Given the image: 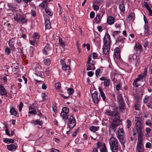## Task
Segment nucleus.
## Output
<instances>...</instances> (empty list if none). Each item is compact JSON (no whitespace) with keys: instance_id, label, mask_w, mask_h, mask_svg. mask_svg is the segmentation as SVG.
Masks as SVG:
<instances>
[{"instance_id":"nucleus-23","label":"nucleus","mask_w":152,"mask_h":152,"mask_svg":"<svg viewBox=\"0 0 152 152\" xmlns=\"http://www.w3.org/2000/svg\"><path fill=\"white\" fill-rule=\"evenodd\" d=\"M34 74L37 77H42L44 74L43 72L41 70H38L35 71Z\"/></svg>"},{"instance_id":"nucleus-55","label":"nucleus","mask_w":152,"mask_h":152,"mask_svg":"<svg viewBox=\"0 0 152 152\" xmlns=\"http://www.w3.org/2000/svg\"><path fill=\"white\" fill-rule=\"evenodd\" d=\"M83 138L81 139V140L85 141L88 139V136L86 134L84 133L83 135Z\"/></svg>"},{"instance_id":"nucleus-1","label":"nucleus","mask_w":152,"mask_h":152,"mask_svg":"<svg viewBox=\"0 0 152 152\" xmlns=\"http://www.w3.org/2000/svg\"><path fill=\"white\" fill-rule=\"evenodd\" d=\"M103 52L104 54L108 55L109 54L111 42L110 36L108 34L106 33L103 38Z\"/></svg>"},{"instance_id":"nucleus-21","label":"nucleus","mask_w":152,"mask_h":152,"mask_svg":"<svg viewBox=\"0 0 152 152\" xmlns=\"http://www.w3.org/2000/svg\"><path fill=\"white\" fill-rule=\"evenodd\" d=\"M115 18L112 16H109L107 19V22L110 25L112 24L114 22Z\"/></svg>"},{"instance_id":"nucleus-37","label":"nucleus","mask_w":152,"mask_h":152,"mask_svg":"<svg viewBox=\"0 0 152 152\" xmlns=\"http://www.w3.org/2000/svg\"><path fill=\"white\" fill-rule=\"evenodd\" d=\"M144 32L147 34H148L149 33V28L148 25L145 24L144 25Z\"/></svg>"},{"instance_id":"nucleus-54","label":"nucleus","mask_w":152,"mask_h":152,"mask_svg":"<svg viewBox=\"0 0 152 152\" xmlns=\"http://www.w3.org/2000/svg\"><path fill=\"white\" fill-rule=\"evenodd\" d=\"M100 72V69H96L95 71V74L96 77H98Z\"/></svg>"},{"instance_id":"nucleus-2","label":"nucleus","mask_w":152,"mask_h":152,"mask_svg":"<svg viewBox=\"0 0 152 152\" xmlns=\"http://www.w3.org/2000/svg\"><path fill=\"white\" fill-rule=\"evenodd\" d=\"M14 19L18 23H26L27 18L23 14L19 12H16L14 16Z\"/></svg>"},{"instance_id":"nucleus-41","label":"nucleus","mask_w":152,"mask_h":152,"mask_svg":"<svg viewBox=\"0 0 152 152\" xmlns=\"http://www.w3.org/2000/svg\"><path fill=\"white\" fill-rule=\"evenodd\" d=\"M67 91L69 95H72L74 92V89L72 88H69L67 89Z\"/></svg>"},{"instance_id":"nucleus-56","label":"nucleus","mask_w":152,"mask_h":152,"mask_svg":"<svg viewBox=\"0 0 152 152\" xmlns=\"http://www.w3.org/2000/svg\"><path fill=\"white\" fill-rule=\"evenodd\" d=\"M105 114L107 115L112 116L113 114L111 113V110H107L106 111Z\"/></svg>"},{"instance_id":"nucleus-9","label":"nucleus","mask_w":152,"mask_h":152,"mask_svg":"<svg viewBox=\"0 0 152 152\" xmlns=\"http://www.w3.org/2000/svg\"><path fill=\"white\" fill-rule=\"evenodd\" d=\"M144 77V75L141 74L139 75L134 80L133 83V85L136 87H138V86L137 84V82L139 81H142Z\"/></svg>"},{"instance_id":"nucleus-13","label":"nucleus","mask_w":152,"mask_h":152,"mask_svg":"<svg viewBox=\"0 0 152 152\" xmlns=\"http://www.w3.org/2000/svg\"><path fill=\"white\" fill-rule=\"evenodd\" d=\"M136 129L137 131H141L144 129L142 124L139 121H137L135 125Z\"/></svg>"},{"instance_id":"nucleus-64","label":"nucleus","mask_w":152,"mask_h":152,"mask_svg":"<svg viewBox=\"0 0 152 152\" xmlns=\"http://www.w3.org/2000/svg\"><path fill=\"white\" fill-rule=\"evenodd\" d=\"M115 53H120V48L118 47H116L114 49Z\"/></svg>"},{"instance_id":"nucleus-28","label":"nucleus","mask_w":152,"mask_h":152,"mask_svg":"<svg viewBox=\"0 0 152 152\" xmlns=\"http://www.w3.org/2000/svg\"><path fill=\"white\" fill-rule=\"evenodd\" d=\"M119 7L121 12H123L125 11V8L124 4V2L123 1H122L121 4H119Z\"/></svg>"},{"instance_id":"nucleus-36","label":"nucleus","mask_w":152,"mask_h":152,"mask_svg":"<svg viewBox=\"0 0 152 152\" xmlns=\"http://www.w3.org/2000/svg\"><path fill=\"white\" fill-rule=\"evenodd\" d=\"M137 132L138 134V141H142V137H143V134L142 131H137Z\"/></svg>"},{"instance_id":"nucleus-48","label":"nucleus","mask_w":152,"mask_h":152,"mask_svg":"<svg viewBox=\"0 0 152 152\" xmlns=\"http://www.w3.org/2000/svg\"><path fill=\"white\" fill-rule=\"evenodd\" d=\"M69 109L68 108L66 107H63L62 110V111L66 113L67 114H68L69 113Z\"/></svg>"},{"instance_id":"nucleus-18","label":"nucleus","mask_w":152,"mask_h":152,"mask_svg":"<svg viewBox=\"0 0 152 152\" xmlns=\"http://www.w3.org/2000/svg\"><path fill=\"white\" fill-rule=\"evenodd\" d=\"M7 5L9 9L12 11L14 10L17 8L15 4L12 3H7Z\"/></svg>"},{"instance_id":"nucleus-15","label":"nucleus","mask_w":152,"mask_h":152,"mask_svg":"<svg viewBox=\"0 0 152 152\" xmlns=\"http://www.w3.org/2000/svg\"><path fill=\"white\" fill-rule=\"evenodd\" d=\"M142 47L141 45L138 43H136L134 47V50L135 51H139L140 52L142 51Z\"/></svg>"},{"instance_id":"nucleus-6","label":"nucleus","mask_w":152,"mask_h":152,"mask_svg":"<svg viewBox=\"0 0 152 152\" xmlns=\"http://www.w3.org/2000/svg\"><path fill=\"white\" fill-rule=\"evenodd\" d=\"M117 99L118 107L121 111L122 110L125 109V105L124 101L122 98V95L121 94L117 96Z\"/></svg>"},{"instance_id":"nucleus-40","label":"nucleus","mask_w":152,"mask_h":152,"mask_svg":"<svg viewBox=\"0 0 152 152\" xmlns=\"http://www.w3.org/2000/svg\"><path fill=\"white\" fill-rule=\"evenodd\" d=\"M62 68L63 70L66 71L67 70H69L70 69V67L69 65L64 64L62 66Z\"/></svg>"},{"instance_id":"nucleus-50","label":"nucleus","mask_w":152,"mask_h":152,"mask_svg":"<svg viewBox=\"0 0 152 152\" xmlns=\"http://www.w3.org/2000/svg\"><path fill=\"white\" fill-rule=\"evenodd\" d=\"M122 87V84L121 83H119L117 84L115 88L117 91H119L121 88Z\"/></svg>"},{"instance_id":"nucleus-27","label":"nucleus","mask_w":152,"mask_h":152,"mask_svg":"<svg viewBox=\"0 0 152 152\" xmlns=\"http://www.w3.org/2000/svg\"><path fill=\"white\" fill-rule=\"evenodd\" d=\"M137 57L135 53H134L133 54L129 56V60L130 62H132L135 60L136 59Z\"/></svg>"},{"instance_id":"nucleus-7","label":"nucleus","mask_w":152,"mask_h":152,"mask_svg":"<svg viewBox=\"0 0 152 152\" xmlns=\"http://www.w3.org/2000/svg\"><path fill=\"white\" fill-rule=\"evenodd\" d=\"M125 38H123L122 36H119L117 37L115 39V44L117 46H119L120 48H122L124 46V40L125 39Z\"/></svg>"},{"instance_id":"nucleus-10","label":"nucleus","mask_w":152,"mask_h":152,"mask_svg":"<svg viewBox=\"0 0 152 152\" xmlns=\"http://www.w3.org/2000/svg\"><path fill=\"white\" fill-rule=\"evenodd\" d=\"M31 123L34 126H36L37 125H39V126H38L37 127L38 128L40 129L42 128L43 123L42 121L40 120L39 119H36L32 120Z\"/></svg>"},{"instance_id":"nucleus-30","label":"nucleus","mask_w":152,"mask_h":152,"mask_svg":"<svg viewBox=\"0 0 152 152\" xmlns=\"http://www.w3.org/2000/svg\"><path fill=\"white\" fill-rule=\"evenodd\" d=\"M38 41L34 39H29V42L30 44L34 46L35 45H37Z\"/></svg>"},{"instance_id":"nucleus-3","label":"nucleus","mask_w":152,"mask_h":152,"mask_svg":"<svg viewBox=\"0 0 152 152\" xmlns=\"http://www.w3.org/2000/svg\"><path fill=\"white\" fill-rule=\"evenodd\" d=\"M110 145L112 151L116 152L118 151V142L116 139L112 137L110 139Z\"/></svg>"},{"instance_id":"nucleus-42","label":"nucleus","mask_w":152,"mask_h":152,"mask_svg":"<svg viewBox=\"0 0 152 152\" xmlns=\"http://www.w3.org/2000/svg\"><path fill=\"white\" fill-rule=\"evenodd\" d=\"M67 114H68L65 113L62 111H61V115L63 119L64 120V121H65V120L64 119L66 120L68 116Z\"/></svg>"},{"instance_id":"nucleus-49","label":"nucleus","mask_w":152,"mask_h":152,"mask_svg":"<svg viewBox=\"0 0 152 152\" xmlns=\"http://www.w3.org/2000/svg\"><path fill=\"white\" fill-rule=\"evenodd\" d=\"M11 50L10 48L8 47H7L5 48V51L7 55H8L11 53Z\"/></svg>"},{"instance_id":"nucleus-44","label":"nucleus","mask_w":152,"mask_h":152,"mask_svg":"<svg viewBox=\"0 0 152 152\" xmlns=\"http://www.w3.org/2000/svg\"><path fill=\"white\" fill-rule=\"evenodd\" d=\"M100 152H107V151L104 143H103V147L100 149Z\"/></svg>"},{"instance_id":"nucleus-11","label":"nucleus","mask_w":152,"mask_h":152,"mask_svg":"<svg viewBox=\"0 0 152 152\" xmlns=\"http://www.w3.org/2000/svg\"><path fill=\"white\" fill-rule=\"evenodd\" d=\"M52 50V48L48 44L46 45L45 46L42 50V52L45 55H48L50 54Z\"/></svg>"},{"instance_id":"nucleus-57","label":"nucleus","mask_w":152,"mask_h":152,"mask_svg":"<svg viewBox=\"0 0 152 152\" xmlns=\"http://www.w3.org/2000/svg\"><path fill=\"white\" fill-rule=\"evenodd\" d=\"M55 86L57 89H59L61 86V84L60 82H58L55 84Z\"/></svg>"},{"instance_id":"nucleus-33","label":"nucleus","mask_w":152,"mask_h":152,"mask_svg":"<svg viewBox=\"0 0 152 152\" xmlns=\"http://www.w3.org/2000/svg\"><path fill=\"white\" fill-rule=\"evenodd\" d=\"M10 112L12 115L16 116L17 114V112L15 110V108L12 107L10 110Z\"/></svg>"},{"instance_id":"nucleus-53","label":"nucleus","mask_w":152,"mask_h":152,"mask_svg":"<svg viewBox=\"0 0 152 152\" xmlns=\"http://www.w3.org/2000/svg\"><path fill=\"white\" fill-rule=\"evenodd\" d=\"M37 112L35 110L29 111L28 112V116H30L29 114H33V115H36V114H37Z\"/></svg>"},{"instance_id":"nucleus-16","label":"nucleus","mask_w":152,"mask_h":152,"mask_svg":"<svg viewBox=\"0 0 152 152\" xmlns=\"http://www.w3.org/2000/svg\"><path fill=\"white\" fill-rule=\"evenodd\" d=\"M4 26L6 27L7 29L9 31H11L12 26V24H11L9 21L7 20L5 22L4 24Z\"/></svg>"},{"instance_id":"nucleus-25","label":"nucleus","mask_w":152,"mask_h":152,"mask_svg":"<svg viewBox=\"0 0 152 152\" xmlns=\"http://www.w3.org/2000/svg\"><path fill=\"white\" fill-rule=\"evenodd\" d=\"M7 92V90L2 85H0V94L1 96H3V94Z\"/></svg>"},{"instance_id":"nucleus-8","label":"nucleus","mask_w":152,"mask_h":152,"mask_svg":"<svg viewBox=\"0 0 152 152\" xmlns=\"http://www.w3.org/2000/svg\"><path fill=\"white\" fill-rule=\"evenodd\" d=\"M91 97L94 103L96 104H98L101 98L99 95L98 96L97 92L94 91L92 94Z\"/></svg>"},{"instance_id":"nucleus-47","label":"nucleus","mask_w":152,"mask_h":152,"mask_svg":"<svg viewBox=\"0 0 152 152\" xmlns=\"http://www.w3.org/2000/svg\"><path fill=\"white\" fill-rule=\"evenodd\" d=\"M28 53L31 57H32L33 56L34 52L33 47H32V48L31 47V48L29 50V52H28Z\"/></svg>"},{"instance_id":"nucleus-58","label":"nucleus","mask_w":152,"mask_h":152,"mask_svg":"<svg viewBox=\"0 0 152 152\" xmlns=\"http://www.w3.org/2000/svg\"><path fill=\"white\" fill-rule=\"evenodd\" d=\"M136 149L138 152H144L143 147H136Z\"/></svg>"},{"instance_id":"nucleus-17","label":"nucleus","mask_w":152,"mask_h":152,"mask_svg":"<svg viewBox=\"0 0 152 152\" xmlns=\"http://www.w3.org/2000/svg\"><path fill=\"white\" fill-rule=\"evenodd\" d=\"M135 19V14L134 12H131L128 17V21L130 22L131 21H133Z\"/></svg>"},{"instance_id":"nucleus-51","label":"nucleus","mask_w":152,"mask_h":152,"mask_svg":"<svg viewBox=\"0 0 152 152\" xmlns=\"http://www.w3.org/2000/svg\"><path fill=\"white\" fill-rule=\"evenodd\" d=\"M102 3V1L99 0H96L94 1L93 4V5L95 4L96 5L98 4L100 5Z\"/></svg>"},{"instance_id":"nucleus-4","label":"nucleus","mask_w":152,"mask_h":152,"mask_svg":"<svg viewBox=\"0 0 152 152\" xmlns=\"http://www.w3.org/2000/svg\"><path fill=\"white\" fill-rule=\"evenodd\" d=\"M121 122L119 116L115 117L113 119V122L110 125V128L113 131L115 130L116 127L121 124Z\"/></svg>"},{"instance_id":"nucleus-26","label":"nucleus","mask_w":152,"mask_h":152,"mask_svg":"<svg viewBox=\"0 0 152 152\" xmlns=\"http://www.w3.org/2000/svg\"><path fill=\"white\" fill-rule=\"evenodd\" d=\"M59 45L64 48L65 46V44L64 41L61 37H59Z\"/></svg>"},{"instance_id":"nucleus-43","label":"nucleus","mask_w":152,"mask_h":152,"mask_svg":"<svg viewBox=\"0 0 152 152\" xmlns=\"http://www.w3.org/2000/svg\"><path fill=\"white\" fill-rule=\"evenodd\" d=\"M143 141H137L136 147H143Z\"/></svg>"},{"instance_id":"nucleus-63","label":"nucleus","mask_w":152,"mask_h":152,"mask_svg":"<svg viewBox=\"0 0 152 152\" xmlns=\"http://www.w3.org/2000/svg\"><path fill=\"white\" fill-rule=\"evenodd\" d=\"M118 138L119 141L123 139L124 138V134H120L118 133Z\"/></svg>"},{"instance_id":"nucleus-45","label":"nucleus","mask_w":152,"mask_h":152,"mask_svg":"<svg viewBox=\"0 0 152 152\" xmlns=\"http://www.w3.org/2000/svg\"><path fill=\"white\" fill-rule=\"evenodd\" d=\"M44 64L47 66H49L50 64V61L49 58H47L44 60Z\"/></svg>"},{"instance_id":"nucleus-60","label":"nucleus","mask_w":152,"mask_h":152,"mask_svg":"<svg viewBox=\"0 0 152 152\" xmlns=\"http://www.w3.org/2000/svg\"><path fill=\"white\" fill-rule=\"evenodd\" d=\"M95 15V13L94 12L91 11V12L90 14V18L91 19L93 18H94Z\"/></svg>"},{"instance_id":"nucleus-35","label":"nucleus","mask_w":152,"mask_h":152,"mask_svg":"<svg viewBox=\"0 0 152 152\" xmlns=\"http://www.w3.org/2000/svg\"><path fill=\"white\" fill-rule=\"evenodd\" d=\"M34 69L35 71H36L37 70H41V66L39 63H36L35 64Z\"/></svg>"},{"instance_id":"nucleus-34","label":"nucleus","mask_w":152,"mask_h":152,"mask_svg":"<svg viewBox=\"0 0 152 152\" xmlns=\"http://www.w3.org/2000/svg\"><path fill=\"white\" fill-rule=\"evenodd\" d=\"M99 129V126H92L90 128V130L93 132H95L96 131L98 130Z\"/></svg>"},{"instance_id":"nucleus-46","label":"nucleus","mask_w":152,"mask_h":152,"mask_svg":"<svg viewBox=\"0 0 152 152\" xmlns=\"http://www.w3.org/2000/svg\"><path fill=\"white\" fill-rule=\"evenodd\" d=\"M126 127L128 129H129L132 125V123L131 121L127 119L126 121Z\"/></svg>"},{"instance_id":"nucleus-24","label":"nucleus","mask_w":152,"mask_h":152,"mask_svg":"<svg viewBox=\"0 0 152 152\" xmlns=\"http://www.w3.org/2000/svg\"><path fill=\"white\" fill-rule=\"evenodd\" d=\"M7 147L9 151H11L16 149L17 148V146L15 144H12L10 145H7Z\"/></svg>"},{"instance_id":"nucleus-20","label":"nucleus","mask_w":152,"mask_h":152,"mask_svg":"<svg viewBox=\"0 0 152 152\" xmlns=\"http://www.w3.org/2000/svg\"><path fill=\"white\" fill-rule=\"evenodd\" d=\"M45 25L46 29H49L51 28V26L49 19H46L45 20Z\"/></svg>"},{"instance_id":"nucleus-31","label":"nucleus","mask_w":152,"mask_h":152,"mask_svg":"<svg viewBox=\"0 0 152 152\" xmlns=\"http://www.w3.org/2000/svg\"><path fill=\"white\" fill-rule=\"evenodd\" d=\"M40 37V34L37 32H34L32 36L33 39H35L38 41Z\"/></svg>"},{"instance_id":"nucleus-39","label":"nucleus","mask_w":152,"mask_h":152,"mask_svg":"<svg viewBox=\"0 0 152 152\" xmlns=\"http://www.w3.org/2000/svg\"><path fill=\"white\" fill-rule=\"evenodd\" d=\"M101 19V13L97 14L95 18V20L97 23H99Z\"/></svg>"},{"instance_id":"nucleus-59","label":"nucleus","mask_w":152,"mask_h":152,"mask_svg":"<svg viewBox=\"0 0 152 152\" xmlns=\"http://www.w3.org/2000/svg\"><path fill=\"white\" fill-rule=\"evenodd\" d=\"M115 56L116 58L119 59L121 58L120 53H115Z\"/></svg>"},{"instance_id":"nucleus-61","label":"nucleus","mask_w":152,"mask_h":152,"mask_svg":"<svg viewBox=\"0 0 152 152\" xmlns=\"http://www.w3.org/2000/svg\"><path fill=\"white\" fill-rule=\"evenodd\" d=\"M31 15L34 17L36 16V11L33 10H31Z\"/></svg>"},{"instance_id":"nucleus-62","label":"nucleus","mask_w":152,"mask_h":152,"mask_svg":"<svg viewBox=\"0 0 152 152\" xmlns=\"http://www.w3.org/2000/svg\"><path fill=\"white\" fill-rule=\"evenodd\" d=\"M23 103L22 102H20V105L19 106V108H18L20 112L21 111V110H22V108L23 107Z\"/></svg>"},{"instance_id":"nucleus-22","label":"nucleus","mask_w":152,"mask_h":152,"mask_svg":"<svg viewBox=\"0 0 152 152\" xmlns=\"http://www.w3.org/2000/svg\"><path fill=\"white\" fill-rule=\"evenodd\" d=\"M45 11L46 14L48 15L51 16L53 15V12L51 9L48 7H46L45 9Z\"/></svg>"},{"instance_id":"nucleus-14","label":"nucleus","mask_w":152,"mask_h":152,"mask_svg":"<svg viewBox=\"0 0 152 152\" xmlns=\"http://www.w3.org/2000/svg\"><path fill=\"white\" fill-rule=\"evenodd\" d=\"M101 96L102 97L103 100L105 102L107 101V99L106 98L105 94L104 92L102 89L101 87H99L98 88Z\"/></svg>"},{"instance_id":"nucleus-12","label":"nucleus","mask_w":152,"mask_h":152,"mask_svg":"<svg viewBox=\"0 0 152 152\" xmlns=\"http://www.w3.org/2000/svg\"><path fill=\"white\" fill-rule=\"evenodd\" d=\"M15 38H12L9 40L8 44L9 46H10L11 50H14L15 49V47L14 46L15 42Z\"/></svg>"},{"instance_id":"nucleus-5","label":"nucleus","mask_w":152,"mask_h":152,"mask_svg":"<svg viewBox=\"0 0 152 152\" xmlns=\"http://www.w3.org/2000/svg\"><path fill=\"white\" fill-rule=\"evenodd\" d=\"M66 119L68 120V126L70 129L73 128L76 124V121L75 118L74 117L72 114H69Z\"/></svg>"},{"instance_id":"nucleus-52","label":"nucleus","mask_w":152,"mask_h":152,"mask_svg":"<svg viewBox=\"0 0 152 152\" xmlns=\"http://www.w3.org/2000/svg\"><path fill=\"white\" fill-rule=\"evenodd\" d=\"M42 100L44 101L45 100L48 99V96L45 93H42Z\"/></svg>"},{"instance_id":"nucleus-38","label":"nucleus","mask_w":152,"mask_h":152,"mask_svg":"<svg viewBox=\"0 0 152 152\" xmlns=\"http://www.w3.org/2000/svg\"><path fill=\"white\" fill-rule=\"evenodd\" d=\"M110 80L108 79H107L104 82V86L106 87H108L110 85Z\"/></svg>"},{"instance_id":"nucleus-32","label":"nucleus","mask_w":152,"mask_h":152,"mask_svg":"<svg viewBox=\"0 0 152 152\" xmlns=\"http://www.w3.org/2000/svg\"><path fill=\"white\" fill-rule=\"evenodd\" d=\"M48 3L45 1H43L42 3L40 4L39 5V7H42V9L45 8L48 5Z\"/></svg>"},{"instance_id":"nucleus-19","label":"nucleus","mask_w":152,"mask_h":152,"mask_svg":"<svg viewBox=\"0 0 152 152\" xmlns=\"http://www.w3.org/2000/svg\"><path fill=\"white\" fill-rule=\"evenodd\" d=\"M111 113L113 114L112 116L116 117L118 115V109L117 107H114L111 110Z\"/></svg>"},{"instance_id":"nucleus-29","label":"nucleus","mask_w":152,"mask_h":152,"mask_svg":"<svg viewBox=\"0 0 152 152\" xmlns=\"http://www.w3.org/2000/svg\"><path fill=\"white\" fill-rule=\"evenodd\" d=\"M121 31H113V37L115 39L117 37H118L119 36H121L118 35V34L120 33Z\"/></svg>"}]
</instances>
